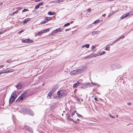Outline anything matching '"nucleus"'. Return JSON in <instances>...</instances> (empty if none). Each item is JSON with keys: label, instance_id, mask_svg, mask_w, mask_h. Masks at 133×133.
I'll list each match as a JSON object with an SVG mask.
<instances>
[{"label": "nucleus", "instance_id": "49530a36", "mask_svg": "<svg viewBox=\"0 0 133 133\" xmlns=\"http://www.w3.org/2000/svg\"><path fill=\"white\" fill-rule=\"evenodd\" d=\"M109 49H110V48H109L108 47H106L105 48V49L107 50H109Z\"/></svg>", "mask_w": 133, "mask_h": 133}, {"label": "nucleus", "instance_id": "2f4dec72", "mask_svg": "<svg viewBox=\"0 0 133 133\" xmlns=\"http://www.w3.org/2000/svg\"><path fill=\"white\" fill-rule=\"evenodd\" d=\"M57 88L58 87H57L56 85L54 87V88H53V89L54 90V91L56 90Z\"/></svg>", "mask_w": 133, "mask_h": 133}, {"label": "nucleus", "instance_id": "a18cd8bd", "mask_svg": "<svg viewBox=\"0 0 133 133\" xmlns=\"http://www.w3.org/2000/svg\"><path fill=\"white\" fill-rule=\"evenodd\" d=\"M54 90L53 89V88H52L51 90L50 91L51 92H52V93H53L54 91Z\"/></svg>", "mask_w": 133, "mask_h": 133}, {"label": "nucleus", "instance_id": "4c0bfd02", "mask_svg": "<svg viewBox=\"0 0 133 133\" xmlns=\"http://www.w3.org/2000/svg\"><path fill=\"white\" fill-rule=\"evenodd\" d=\"M109 117H110L111 118H115V117L113 116H112L110 114H109Z\"/></svg>", "mask_w": 133, "mask_h": 133}, {"label": "nucleus", "instance_id": "393cba45", "mask_svg": "<svg viewBox=\"0 0 133 133\" xmlns=\"http://www.w3.org/2000/svg\"><path fill=\"white\" fill-rule=\"evenodd\" d=\"M47 22V21L45 20V21H43L42 22H41L40 23V24H45V23H46Z\"/></svg>", "mask_w": 133, "mask_h": 133}, {"label": "nucleus", "instance_id": "9b49d317", "mask_svg": "<svg viewBox=\"0 0 133 133\" xmlns=\"http://www.w3.org/2000/svg\"><path fill=\"white\" fill-rule=\"evenodd\" d=\"M115 66L116 69H120L121 68L120 65L119 64H116L114 65H111V68Z\"/></svg>", "mask_w": 133, "mask_h": 133}, {"label": "nucleus", "instance_id": "20e7f679", "mask_svg": "<svg viewBox=\"0 0 133 133\" xmlns=\"http://www.w3.org/2000/svg\"><path fill=\"white\" fill-rule=\"evenodd\" d=\"M28 98L27 96L26 95V92H23L19 98L16 100V102H19L20 101H22L26 98Z\"/></svg>", "mask_w": 133, "mask_h": 133}, {"label": "nucleus", "instance_id": "09e8293b", "mask_svg": "<svg viewBox=\"0 0 133 133\" xmlns=\"http://www.w3.org/2000/svg\"><path fill=\"white\" fill-rule=\"evenodd\" d=\"M87 11L88 12H90L91 11V10L90 9H89L87 10Z\"/></svg>", "mask_w": 133, "mask_h": 133}, {"label": "nucleus", "instance_id": "423d86ee", "mask_svg": "<svg viewBox=\"0 0 133 133\" xmlns=\"http://www.w3.org/2000/svg\"><path fill=\"white\" fill-rule=\"evenodd\" d=\"M90 84L89 83H81V84L80 85H79V88L85 89L88 88L90 86Z\"/></svg>", "mask_w": 133, "mask_h": 133}, {"label": "nucleus", "instance_id": "69168bd1", "mask_svg": "<svg viewBox=\"0 0 133 133\" xmlns=\"http://www.w3.org/2000/svg\"><path fill=\"white\" fill-rule=\"evenodd\" d=\"M3 74L2 71L0 72V75Z\"/></svg>", "mask_w": 133, "mask_h": 133}, {"label": "nucleus", "instance_id": "2eb2a0df", "mask_svg": "<svg viewBox=\"0 0 133 133\" xmlns=\"http://www.w3.org/2000/svg\"><path fill=\"white\" fill-rule=\"evenodd\" d=\"M53 93L50 91L48 94V98L49 99L51 98V96L52 95Z\"/></svg>", "mask_w": 133, "mask_h": 133}, {"label": "nucleus", "instance_id": "13d9d810", "mask_svg": "<svg viewBox=\"0 0 133 133\" xmlns=\"http://www.w3.org/2000/svg\"><path fill=\"white\" fill-rule=\"evenodd\" d=\"M63 1V0H58V1L59 2H62Z\"/></svg>", "mask_w": 133, "mask_h": 133}, {"label": "nucleus", "instance_id": "ea45409f", "mask_svg": "<svg viewBox=\"0 0 133 133\" xmlns=\"http://www.w3.org/2000/svg\"><path fill=\"white\" fill-rule=\"evenodd\" d=\"M56 33V31H55V30L54 31H52L51 33V34L52 35H54V34H55Z\"/></svg>", "mask_w": 133, "mask_h": 133}, {"label": "nucleus", "instance_id": "bf43d9fd", "mask_svg": "<svg viewBox=\"0 0 133 133\" xmlns=\"http://www.w3.org/2000/svg\"><path fill=\"white\" fill-rule=\"evenodd\" d=\"M117 11H115V12H114V13H110V15H112L113 14H114V13H115L116 12H117Z\"/></svg>", "mask_w": 133, "mask_h": 133}, {"label": "nucleus", "instance_id": "7ed1b4c3", "mask_svg": "<svg viewBox=\"0 0 133 133\" xmlns=\"http://www.w3.org/2000/svg\"><path fill=\"white\" fill-rule=\"evenodd\" d=\"M21 111L22 113L24 114H28L32 116H33L34 115L33 112L31 110L29 109L23 108L22 109Z\"/></svg>", "mask_w": 133, "mask_h": 133}, {"label": "nucleus", "instance_id": "a211bd4d", "mask_svg": "<svg viewBox=\"0 0 133 133\" xmlns=\"http://www.w3.org/2000/svg\"><path fill=\"white\" fill-rule=\"evenodd\" d=\"M89 46H90V45L89 44H85V45H82V48H83L85 47L87 48H88L89 47Z\"/></svg>", "mask_w": 133, "mask_h": 133}, {"label": "nucleus", "instance_id": "3c124183", "mask_svg": "<svg viewBox=\"0 0 133 133\" xmlns=\"http://www.w3.org/2000/svg\"><path fill=\"white\" fill-rule=\"evenodd\" d=\"M115 42H113L111 44H108L107 45V46H109L113 44H114Z\"/></svg>", "mask_w": 133, "mask_h": 133}, {"label": "nucleus", "instance_id": "f8f14e48", "mask_svg": "<svg viewBox=\"0 0 133 133\" xmlns=\"http://www.w3.org/2000/svg\"><path fill=\"white\" fill-rule=\"evenodd\" d=\"M129 15V13L126 14H123L121 17V19H123L124 18L126 17Z\"/></svg>", "mask_w": 133, "mask_h": 133}, {"label": "nucleus", "instance_id": "e2e57ef3", "mask_svg": "<svg viewBox=\"0 0 133 133\" xmlns=\"http://www.w3.org/2000/svg\"><path fill=\"white\" fill-rule=\"evenodd\" d=\"M77 120L78 121H80V120L78 118H77Z\"/></svg>", "mask_w": 133, "mask_h": 133}, {"label": "nucleus", "instance_id": "a19ab883", "mask_svg": "<svg viewBox=\"0 0 133 133\" xmlns=\"http://www.w3.org/2000/svg\"><path fill=\"white\" fill-rule=\"evenodd\" d=\"M97 31H93L92 33V35H95V34H97Z\"/></svg>", "mask_w": 133, "mask_h": 133}, {"label": "nucleus", "instance_id": "6e6552de", "mask_svg": "<svg viewBox=\"0 0 133 133\" xmlns=\"http://www.w3.org/2000/svg\"><path fill=\"white\" fill-rule=\"evenodd\" d=\"M24 127L26 130L28 131L30 133H33V129L31 128L26 125H24Z\"/></svg>", "mask_w": 133, "mask_h": 133}, {"label": "nucleus", "instance_id": "c756f323", "mask_svg": "<svg viewBox=\"0 0 133 133\" xmlns=\"http://www.w3.org/2000/svg\"><path fill=\"white\" fill-rule=\"evenodd\" d=\"M69 120H70L71 121H72L73 122H74V123H78L76 122L75 121H74V120L72 118H70V119H69Z\"/></svg>", "mask_w": 133, "mask_h": 133}, {"label": "nucleus", "instance_id": "5fc2aeb1", "mask_svg": "<svg viewBox=\"0 0 133 133\" xmlns=\"http://www.w3.org/2000/svg\"><path fill=\"white\" fill-rule=\"evenodd\" d=\"M21 40H22V42H25V40H24V38L22 39Z\"/></svg>", "mask_w": 133, "mask_h": 133}, {"label": "nucleus", "instance_id": "f704fd0d", "mask_svg": "<svg viewBox=\"0 0 133 133\" xmlns=\"http://www.w3.org/2000/svg\"><path fill=\"white\" fill-rule=\"evenodd\" d=\"M39 6H39V5L38 4L37 5H36L35 6V9H38L39 8Z\"/></svg>", "mask_w": 133, "mask_h": 133}, {"label": "nucleus", "instance_id": "f3484780", "mask_svg": "<svg viewBox=\"0 0 133 133\" xmlns=\"http://www.w3.org/2000/svg\"><path fill=\"white\" fill-rule=\"evenodd\" d=\"M92 54L86 56L84 57V58L85 59H87L88 58H90L93 57V56H92Z\"/></svg>", "mask_w": 133, "mask_h": 133}, {"label": "nucleus", "instance_id": "c9c22d12", "mask_svg": "<svg viewBox=\"0 0 133 133\" xmlns=\"http://www.w3.org/2000/svg\"><path fill=\"white\" fill-rule=\"evenodd\" d=\"M70 25V23H66L64 25V26H69Z\"/></svg>", "mask_w": 133, "mask_h": 133}, {"label": "nucleus", "instance_id": "58836bf2", "mask_svg": "<svg viewBox=\"0 0 133 133\" xmlns=\"http://www.w3.org/2000/svg\"><path fill=\"white\" fill-rule=\"evenodd\" d=\"M38 5H39V6L41 5H43V2H41L39 3H38Z\"/></svg>", "mask_w": 133, "mask_h": 133}, {"label": "nucleus", "instance_id": "0eeeda50", "mask_svg": "<svg viewBox=\"0 0 133 133\" xmlns=\"http://www.w3.org/2000/svg\"><path fill=\"white\" fill-rule=\"evenodd\" d=\"M24 92H26V95L27 96V97L30 96L33 94V93L31 90H27Z\"/></svg>", "mask_w": 133, "mask_h": 133}, {"label": "nucleus", "instance_id": "bb28decb", "mask_svg": "<svg viewBox=\"0 0 133 133\" xmlns=\"http://www.w3.org/2000/svg\"><path fill=\"white\" fill-rule=\"evenodd\" d=\"M96 46V45H95L92 46L91 48V50L92 51V50L94 49Z\"/></svg>", "mask_w": 133, "mask_h": 133}, {"label": "nucleus", "instance_id": "412c9836", "mask_svg": "<svg viewBox=\"0 0 133 133\" xmlns=\"http://www.w3.org/2000/svg\"><path fill=\"white\" fill-rule=\"evenodd\" d=\"M50 30V29L48 28L45 30H43L44 33L48 32Z\"/></svg>", "mask_w": 133, "mask_h": 133}, {"label": "nucleus", "instance_id": "aec40b11", "mask_svg": "<svg viewBox=\"0 0 133 133\" xmlns=\"http://www.w3.org/2000/svg\"><path fill=\"white\" fill-rule=\"evenodd\" d=\"M20 10V8L19 7L18 9L17 10V11L14 12L12 13V15H14L15 14H17L19 10Z\"/></svg>", "mask_w": 133, "mask_h": 133}, {"label": "nucleus", "instance_id": "4d7b16f0", "mask_svg": "<svg viewBox=\"0 0 133 133\" xmlns=\"http://www.w3.org/2000/svg\"><path fill=\"white\" fill-rule=\"evenodd\" d=\"M78 116L79 117H83V116L79 114V115H78Z\"/></svg>", "mask_w": 133, "mask_h": 133}, {"label": "nucleus", "instance_id": "b1692460", "mask_svg": "<svg viewBox=\"0 0 133 133\" xmlns=\"http://www.w3.org/2000/svg\"><path fill=\"white\" fill-rule=\"evenodd\" d=\"M44 33L43 32V30L39 32L38 33V35H41L43 34Z\"/></svg>", "mask_w": 133, "mask_h": 133}, {"label": "nucleus", "instance_id": "8fccbe9b", "mask_svg": "<svg viewBox=\"0 0 133 133\" xmlns=\"http://www.w3.org/2000/svg\"><path fill=\"white\" fill-rule=\"evenodd\" d=\"M10 72H13L14 71V70L13 69H10L9 70Z\"/></svg>", "mask_w": 133, "mask_h": 133}, {"label": "nucleus", "instance_id": "39448f33", "mask_svg": "<svg viewBox=\"0 0 133 133\" xmlns=\"http://www.w3.org/2000/svg\"><path fill=\"white\" fill-rule=\"evenodd\" d=\"M17 95L13 93L11 95V96L10 98L9 101V104H12L14 102L16 97H17Z\"/></svg>", "mask_w": 133, "mask_h": 133}, {"label": "nucleus", "instance_id": "37998d69", "mask_svg": "<svg viewBox=\"0 0 133 133\" xmlns=\"http://www.w3.org/2000/svg\"><path fill=\"white\" fill-rule=\"evenodd\" d=\"M5 30H3L2 31H0V34H3V33H4L5 32Z\"/></svg>", "mask_w": 133, "mask_h": 133}, {"label": "nucleus", "instance_id": "0e129e2a", "mask_svg": "<svg viewBox=\"0 0 133 133\" xmlns=\"http://www.w3.org/2000/svg\"><path fill=\"white\" fill-rule=\"evenodd\" d=\"M69 30V29H65V31H68Z\"/></svg>", "mask_w": 133, "mask_h": 133}, {"label": "nucleus", "instance_id": "c85d7f7f", "mask_svg": "<svg viewBox=\"0 0 133 133\" xmlns=\"http://www.w3.org/2000/svg\"><path fill=\"white\" fill-rule=\"evenodd\" d=\"M106 52L104 51L102 52L101 53H99V55H101L105 54Z\"/></svg>", "mask_w": 133, "mask_h": 133}, {"label": "nucleus", "instance_id": "5701e85b", "mask_svg": "<svg viewBox=\"0 0 133 133\" xmlns=\"http://www.w3.org/2000/svg\"><path fill=\"white\" fill-rule=\"evenodd\" d=\"M99 22V20H97L95 21L93 23L94 24H95Z\"/></svg>", "mask_w": 133, "mask_h": 133}, {"label": "nucleus", "instance_id": "338daca9", "mask_svg": "<svg viewBox=\"0 0 133 133\" xmlns=\"http://www.w3.org/2000/svg\"><path fill=\"white\" fill-rule=\"evenodd\" d=\"M80 99L79 98H78V99H77V100L78 101H80Z\"/></svg>", "mask_w": 133, "mask_h": 133}, {"label": "nucleus", "instance_id": "7c9ffc66", "mask_svg": "<svg viewBox=\"0 0 133 133\" xmlns=\"http://www.w3.org/2000/svg\"><path fill=\"white\" fill-rule=\"evenodd\" d=\"M91 24H90V25H86V28L87 29H88L89 28H91L92 27V26H91Z\"/></svg>", "mask_w": 133, "mask_h": 133}, {"label": "nucleus", "instance_id": "dca6fc26", "mask_svg": "<svg viewBox=\"0 0 133 133\" xmlns=\"http://www.w3.org/2000/svg\"><path fill=\"white\" fill-rule=\"evenodd\" d=\"M30 18H27L23 20V23L25 24L27 22L30 21Z\"/></svg>", "mask_w": 133, "mask_h": 133}, {"label": "nucleus", "instance_id": "e433bc0d", "mask_svg": "<svg viewBox=\"0 0 133 133\" xmlns=\"http://www.w3.org/2000/svg\"><path fill=\"white\" fill-rule=\"evenodd\" d=\"M29 10L27 9H24L23 10H22V12H26V11H28Z\"/></svg>", "mask_w": 133, "mask_h": 133}, {"label": "nucleus", "instance_id": "680f3d73", "mask_svg": "<svg viewBox=\"0 0 133 133\" xmlns=\"http://www.w3.org/2000/svg\"><path fill=\"white\" fill-rule=\"evenodd\" d=\"M127 104L128 105H131V103H127Z\"/></svg>", "mask_w": 133, "mask_h": 133}, {"label": "nucleus", "instance_id": "6e6d98bb", "mask_svg": "<svg viewBox=\"0 0 133 133\" xmlns=\"http://www.w3.org/2000/svg\"><path fill=\"white\" fill-rule=\"evenodd\" d=\"M7 62L8 63H9L10 62V61L9 60H8L7 61Z\"/></svg>", "mask_w": 133, "mask_h": 133}, {"label": "nucleus", "instance_id": "4be33fe9", "mask_svg": "<svg viewBox=\"0 0 133 133\" xmlns=\"http://www.w3.org/2000/svg\"><path fill=\"white\" fill-rule=\"evenodd\" d=\"M92 56H93V57H96L97 56H100L99 55V53H98L97 54H95L93 55L92 54Z\"/></svg>", "mask_w": 133, "mask_h": 133}, {"label": "nucleus", "instance_id": "de8ad7c7", "mask_svg": "<svg viewBox=\"0 0 133 133\" xmlns=\"http://www.w3.org/2000/svg\"><path fill=\"white\" fill-rule=\"evenodd\" d=\"M2 72H3V74L4 73H8L7 72V71H5V70H4V71H2Z\"/></svg>", "mask_w": 133, "mask_h": 133}, {"label": "nucleus", "instance_id": "4468645a", "mask_svg": "<svg viewBox=\"0 0 133 133\" xmlns=\"http://www.w3.org/2000/svg\"><path fill=\"white\" fill-rule=\"evenodd\" d=\"M125 36H122L118 39H117V40H116V41H115L114 42H117L118 41H121V39L124 37Z\"/></svg>", "mask_w": 133, "mask_h": 133}, {"label": "nucleus", "instance_id": "72a5a7b5", "mask_svg": "<svg viewBox=\"0 0 133 133\" xmlns=\"http://www.w3.org/2000/svg\"><path fill=\"white\" fill-rule=\"evenodd\" d=\"M25 42H30V39H25L24 38Z\"/></svg>", "mask_w": 133, "mask_h": 133}, {"label": "nucleus", "instance_id": "864d4df0", "mask_svg": "<svg viewBox=\"0 0 133 133\" xmlns=\"http://www.w3.org/2000/svg\"><path fill=\"white\" fill-rule=\"evenodd\" d=\"M4 66V65H2L0 66V68H1Z\"/></svg>", "mask_w": 133, "mask_h": 133}, {"label": "nucleus", "instance_id": "c03bdc74", "mask_svg": "<svg viewBox=\"0 0 133 133\" xmlns=\"http://www.w3.org/2000/svg\"><path fill=\"white\" fill-rule=\"evenodd\" d=\"M67 118L69 120L70 119V114H69V115L67 116Z\"/></svg>", "mask_w": 133, "mask_h": 133}, {"label": "nucleus", "instance_id": "9d476101", "mask_svg": "<svg viewBox=\"0 0 133 133\" xmlns=\"http://www.w3.org/2000/svg\"><path fill=\"white\" fill-rule=\"evenodd\" d=\"M22 83L21 82L18 83L16 86V88L18 89H21L23 87L22 85Z\"/></svg>", "mask_w": 133, "mask_h": 133}, {"label": "nucleus", "instance_id": "603ef678", "mask_svg": "<svg viewBox=\"0 0 133 133\" xmlns=\"http://www.w3.org/2000/svg\"><path fill=\"white\" fill-rule=\"evenodd\" d=\"M94 99L96 101H98V100L97 98L95 97L94 98Z\"/></svg>", "mask_w": 133, "mask_h": 133}, {"label": "nucleus", "instance_id": "79ce46f5", "mask_svg": "<svg viewBox=\"0 0 133 133\" xmlns=\"http://www.w3.org/2000/svg\"><path fill=\"white\" fill-rule=\"evenodd\" d=\"M24 31V30L23 29H22L18 32V33L19 34H20L22 32Z\"/></svg>", "mask_w": 133, "mask_h": 133}, {"label": "nucleus", "instance_id": "f03ea898", "mask_svg": "<svg viewBox=\"0 0 133 133\" xmlns=\"http://www.w3.org/2000/svg\"><path fill=\"white\" fill-rule=\"evenodd\" d=\"M67 91L65 90H60L57 92V96L54 97L56 99H59L65 97L67 94Z\"/></svg>", "mask_w": 133, "mask_h": 133}, {"label": "nucleus", "instance_id": "6ab92c4d", "mask_svg": "<svg viewBox=\"0 0 133 133\" xmlns=\"http://www.w3.org/2000/svg\"><path fill=\"white\" fill-rule=\"evenodd\" d=\"M55 13L54 12H52L51 11H49L48 12V14L50 15H54L55 14Z\"/></svg>", "mask_w": 133, "mask_h": 133}, {"label": "nucleus", "instance_id": "052dcab7", "mask_svg": "<svg viewBox=\"0 0 133 133\" xmlns=\"http://www.w3.org/2000/svg\"><path fill=\"white\" fill-rule=\"evenodd\" d=\"M3 3H2L1 2V3H0V6H2V5H3Z\"/></svg>", "mask_w": 133, "mask_h": 133}, {"label": "nucleus", "instance_id": "1a4fd4ad", "mask_svg": "<svg viewBox=\"0 0 133 133\" xmlns=\"http://www.w3.org/2000/svg\"><path fill=\"white\" fill-rule=\"evenodd\" d=\"M81 84V83L79 81H78L77 82L74 84L73 85V87L74 88H77L78 86L79 87V85H80Z\"/></svg>", "mask_w": 133, "mask_h": 133}, {"label": "nucleus", "instance_id": "774afa93", "mask_svg": "<svg viewBox=\"0 0 133 133\" xmlns=\"http://www.w3.org/2000/svg\"><path fill=\"white\" fill-rule=\"evenodd\" d=\"M74 21H71L70 22V24L71 23V24H72L73 23V22H74Z\"/></svg>", "mask_w": 133, "mask_h": 133}, {"label": "nucleus", "instance_id": "a878e982", "mask_svg": "<svg viewBox=\"0 0 133 133\" xmlns=\"http://www.w3.org/2000/svg\"><path fill=\"white\" fill-rule=\"evenodd\" d=\"M61 30V28H58L57 29H56L55 30L56 31V33H57V32H59L60 31V30Z\"/></svg>", "mask_w": 133, "mask_h": 133}, {"label": "nucleus", "instance_id": "ddd939ff", "mask_svg": "<svg viewBox=\"0 0 133 133\" xmlns=\"http://www.w3.org/2000/svg\"><path fill=\"white\" fill-rule=\"evenodd\" d=\"M45 20L47 22L48 21L51 20L52 19V18L51 17H45Z\"/></svg>", "mask_w": 133, "mask_h": 133}, {"label": "nucleus", "instance_id": "cd10ccee", "mask_svg": "<svg viewBox=\"0 0 133 133\" xmlns=\"http://www.w3.org/2000/svg\"><path fill=\"white\" fill-rule=\"evenodd\" d=\"M76 112V110H74L72 112L71 114V115H72V117L73 116V115H74L75 113Z\"/></svg>", "mask_w": 133, "mask_h": 133}, {"label": "nucleus", "instance_id": "f257e3e1", "mask_svg": "<svg viewBox=\"0 0 133 133\" xmlns=\"http://www.w3.org/2000/svg\"><path fill=\"white\" fill-rule=\"evenodd\" d=\"M87 66L86 65L81 66L75 70L72 71L70 72L71 75H76L82 73L87 70Z\"/></svg>", "mask_w": 133, "mask_h": 133}, {"label": "nucleus", "instance_id": "473e14b6", "mask_svg": "<svg viewBox=\"0 0 133 133\" xmlns=\"http://www.w3.org/2000/svg\"><path fill=\"white\" fill-rule=\"evenodd\" d=\"M57 88L58 87H57L56 85L54 87V88H53V89L54 90V91L56 90Z\"/></svg>", "mask_w": 133, "mask_h": 133}]
</instances>
